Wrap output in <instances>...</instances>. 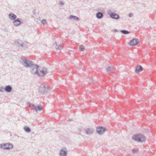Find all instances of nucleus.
<instances>
[{
  "label": "nucleus",
  "mask_w": 156,
  "mask_h": 156,
  "mask_svg": "<svg viewBox=\"0 0 156 156\" xmlns=\"http://www.w3.org/2000/svg\"><path fill=\"white\" fill-rule=\"evenodd\" d=\"M68 121L70 122L71 121V119H69Z\"/></svg>",
  "instance_id": "nucleus-34"
},
{
  "label": "nucleus",
  "mask_w": 156,
  "mask_h": 156,
  "mask_svg": "<svg viewBox=\"0 0 156 156\" xmlns=\"http://www.w3.org/2000/svg\"><path fill=\"white\" fill-rule=\"evenodd\" d=\"M9 17L10 20H14L16 19L17 16L15 14L11 13L9 14Z\"/></svg>",
  "instance_id": "nucleus-14"
},
{
  "label": "nucleus",
  "mask_w": 156,
  "mask_h": 156,
  "mask_svg": "<svg viewBox=\"0 0 156 156\" xmlns=\"http://www.w3.org/2000/svg\"><path fill=\"white\" fill-rule=\"evenodd\" d=\"M69 19H70L71 20H72L73 19L74 20H76L77 21H79L80 20V19L79 17H77L76 16H74L72 15H70L69 16Z\"/></svg>",
  "instance_id": "nucleus-19"
},
{
  "label": "nucleus",
  "mask_w": 156,
  "mask_h": 156,
  "mask_svg": "<svg viewBox=\"0 0 156 156\" xmlns=\"http://www.w3.org/2000/svg\"><path fill=\"white\" fill-rule=\"evenodd\" d=\"M79 49L81 51H83L85 50L84 46L81 45L79 46Z\"/></svg>",
  "instance_id": "nucleus-25"
},
{
  "label": "nucleus",
  "mask_w": 156,
  "mask_h": 156,
  "mask_svg": "<svg viewBox=\"0 0 156 156\" xmlns=\"http://www.w3.org/2000/svg\"><path fill=\"white\" fill-rule=\"evenodd\" d=\"M54 44L55 45V48L56 49L61 50L63 48L62 46L57 44L56 42H55Z\"/></svg>",
  "instance_id": "nucleus-22"
},
{
  "label": "nucleus",
  "mask_w": 156,
  "mask_h": 156,
  "mask_svg": "<svg viewBox=\"0 0 156 156\" xmlns=\"http://www.w3.org/2000/svg\"><path fill=\"white\" fill-rule=\"evenodd\" d=\"M107 13L110 17L114 19L118 20L120 18L119 15L115 12H112L111 10L109 9L107 11Z\"/></svg>",
  "instance_id": "nucleus-4"
},
{
  "label": "nucleus",
  "mask_w": 156,
  "mask_h": 156,
  "mask_svg": "<svg viewBox=\"0 0 156 156\" xmlns=\"http://www.w3.org/2000/svg\"><path fill=\"white\" fill-rule=\"evenodd\" d=\"M22 42V41L20 40H19L17 41H15V45H16L17 47L20 48V44H21V43Z\"/></svg>",
  "instance_id": "nucleus-21"
},
{
  "label": "nucleus",
  "mask_w": 156,
  "mask_h": 156,
  "mask_svg": "<svg viewBox=\"0 0 156 156\" xmlns=\"http://www.w3.org/2000/svg\"><path fill=\"white\" fill-rule=\"evenodd\" d=\"M85 131L87 135H90L93 133L94 130L92 128H87Z\"/></svg>",
  "instance_id": "nucleus-13"
},
{
  "label": "nucleus",
  "mask_w": 156,
  "mask_h": 156,
  "mask_svg": "<svg viewBox=\"0 0 156 156\" xmlns=\"http://www.w3.org/2000/svg\"><path fill=\"white\" fill-rule=\"evenodd\" d=\"M47 20L45 19H43L41 20V23L43 25H44L45 24Z\"/></svg>",
  "instance_id": "nucleus-28"
},
{
  "label": "nucleus",
  "mask_w": 156,
  "mask_h": 156,
  "mask_svg": "<svg viewBox=\"0 0 156 156\" xmlns=\"http://www.w3.org/2000/svg\"><path fill=\"white\" fill-rule=\"evenodd\" d=\"M13 146L12 144L8 143L0 144V148L4 150H10L13 148Z\"/></svg>",
  "instance_id": "nucleus-3"
},
{
  "label": "nucleus",
  "mask_w": 156,
  "mask_h": 156,
  "mask_svg": "<svg viewBox=\"0 0 156 156\" xmlns=\"http://www.w3.org/2000/svg\"><path fill=\"white\" fill-rule=\"evenodd\" d=\"M67 155V151L66 150L61 149L59 153L60 156H66Z\"/></svg>",
  "instance_id": "nucleus-17"
},
{
  "label": "nucleus",
  "mask_w": 156,
  "mask_h": 156,
  "mask_svg": "<svg viewBox=\"0 0 156 156\" xmlns=\"http://www.w3.org/2000/svg\"><path fill=\"white\" fill-rule=\"evenodd\" d=\"M120 32L123 34H127L129 33L130 32L126 30H120Z\"/></svg>",
  "instance_id": "nucleus-24"
},
{
  "label": "nucleus",
  "mask_w": 156,
  "mask_h": 156,
  "mask_svg": "<svg viewBox=\"0 0 156 156\" xmlns=\"http://www.w3.org/2000/svg\"><path fill=\"white\" fill-rule=\"evenodd\" d=\"M114 31L115 32H116L117 31V30H115V29L114 30Z\"/></svg>",
  "instance_id": "nucleus-33"
},
{
  "label": "nucleus",
  "mask_w": 156,
  "mask_h": 156,
  "mask_svg": "<svg viewBox=\"0 0 156 156\" xmlns=\"http://www.w3.org/2000/svg\"><path fill=\"white\" fill-rule=\"evenodd\" d=\"M133 14L132 13H129L128 15L129 17H132L133 16Z\"/></svg>",
  "instance_id": "nucleus-29"
},
{
  "label": "nucleus",
  "mask_w": 156,
  "mask_h": 156,
  "mask_svg": "<svg viewBox=\"0 0 156 156\" xmlns=\"http://www.w3.org/2000/svg\"><path fill=\"white\" fill-rule=\"evenodd\" d=\"M97 133L101 135L106 130V129L102 126H98L96 128Z\"/></svg>",
  "instance_id": "nucleus-7"
},
{
  "label": "nucleus",
  "mask_w": 156,
  "mask_h": 156,
  "mask_svg": "<svg viewBox=\"0 0 156 156\" xmlns=\"http://www.w3.org/2000/svg\"><path fill=\"white\" fill-rule=\"evenodd\" d=\"M46 70V68H43V69L42 70L40 71L39 72H38L37 76L38 77L40 76H43L45 75L47 73Z\"/></svg>",
  "instance_id": "nucleus-11"
},
{
  "label": "nucleus",
  "mask_w": 156,
  "mask_h": 156,
  "mask_svg": "<svg viewBox=\"0 0 156 156\" xmlns=\"http://www.w3.org/2000/svg\"><path fill=\"white\" fill-rule=\"evenodd\" d=\"M103 16V13L100 12H97L96 14V16L98 19H101L102 18Z\"/></svg>",
  "instance_id": "nucleus-18"
},
{
  "label": "nucleus",
  "mask_w": 156,
  "mask_h": 156,
  "mask_svg": "<svg viewBox=\"0 0 156 156\" xmlns=\"http://www.w3.org/2000/svg\"><path fill=\"white\" fill-rule=\"evenodd\" d=\"M28 46V45L27 44V42L26 41H23L21 43V44H20V47L21 48H23L24 49L27 48Z\"/></svg>",
  "instance_id": "nucleus-15"
},
{
  "label": "nucleus",
  "mask_w": 156,
  "mask_h": 156,
  "mask_svg": "<svg viewBox=\"0 0 156 156\" xmlns=\"http://www.w3.org/2000/svg\"><path fill=\"white\" fill-rule=\"evenodd\" d=\"M143 70V67L140 65H138L136 67L135 72L136 73H139Z\"/></svg>",
  "instance_id": "nucleus-12"
},
{
  "label": "nucleus",
  "mask_w": 156,
  "mask_h": 156,
  "mask_svg": "<svg viewBox=\"0 0 156 156\" xmlns=\"http://www.w3.org/2000/svg\"><path fill=\"white\" fill-rule=\"evenodd\" d=\"M107 72H111L115 70V69L112 66H109L106 68Z\"/></svg>",
  "instance_id": "nucleus-20"
},
{
  "label": "nucleus",
  "mask_w": 156,
  "mask_h": 156,
  "mask_svg": "<svg viewBox=\"0 0 156 156\" xmlns=\"http://www.w3.org/2000/svg\"><path fill=\"white\" fill-rule=\"evenodd\" d=\"M139 42V40L138 39L133 38L130 41L129 44L131 46H135Z\"/></svg>",
  "instance_id": "nucleus-8"
},
{
  "label": "nucleus",
  "mask_w": 156,
  "mask_h": 156,
  "mask_svg": "<svg viewBox=\"0 0 156 156\" xmlns=\"http://www.w3.org/2000/svg\"><path fill=\"white\" fill-rule=\"evenodd\" d=\"M31 67V73L32 74H36L37 75L38 72L37 69L39 67V66L37 64H34L33 66Z\"/></svg>",
  "instance_id": "nucleus-5"
},
{
  "label": "nucleus",
  "mask_w": 156,
  "mask_h": 156,
  "mask_svg": "<svg viewBox=\"0 0 156 156\" xmlns=\"http://www.w3.org/2000/svg\"><path fill=\"white\" fill-rule=\"evenodd\" d=\"M5 91L7 92H10L12 90V87L10 85L6 86L5 87Z\"/></svg>",
  "instance_id": "nucleus-16"
},
{
  "label": "nucleus",
  "mask_w": 156,
  "mask_h": 156,
  "mask_svg": "<svg viewBox=\"0 0 156 156\" xmlns=\"http://www.w3.org/2000/svg\"><path fill=\"white\" fill-rule=\"evenodd\" d=\"M132 139L134 140L139 143H143L146 140V137L143 135L138 134L135 135Z\"/></svg>",
  "instance_id": "nucleus-2"
},
{
  "label": "nucleus",
  "mask_w": 156,
  "mask_h": 156,
  "mask_svg": "<svg viewBox=\"0 0 156 156\" xmlns=\"http://www.w3.org/2000/svg\"><path fill=\"white\" fill-rule=\"evenodd\" d=\"M0 91L1 92H4L5 91V88L2 87H0Z\"/></svg>",
  "instance_id": "nucleus-26"
},
{
  "label": "nucleus",
  "mask_w": 156,
  "mask_h": 156,
  "mask_svg": "<svg viewBox=\"0 0 156 156\" xmlns=\"http://www.w3.org/2000/svg\"><path fill=\"white\" fill-rule=\"evenodd\" d=\"M23 129L27 133H30L31 132V129L30 128L27 126H26L24 127Z\"/></svg>",
  "instance_id": "nucleus-23"
},
{
  "label": "nucleus",
  "mask_w": 156,
  "mask_h": 156,
  "mask_svg": "<svg viewBox=\"0 0 156 156\" xmlns=\"http://www.w3.org/2000/svg\"><path fill=\"white\" fill-rule=\"evenodd\" d=\"M35 10H34V11H32V13L34 14H35Z\"/></svg>",
  "instance_id": "nucleus-32"
},
{
  "label": "nucleus",
  "mask_w": 156,
  "mask_h": 156,
  "mask_svg": "<svg viewBox=\"0 0 156 156\" xmlns=\"http://www.w3.org/2000/svg\"><path fill=\"white\" fill-rule=\"evenodd\" d=\"M78 131L80 132L79 134H80V133L82 131V129L80 128H79L78 129Z\"/></svg>",
  "instance_id": "nucleus-31"
},
{
  "label": "nucleus",
  "mask_w": 156,
  "mask_h": 156,
  "mask_svg": "<svg viewBox=\"0 0 156 156\" xmlns=\"http://www.w3.org/2000/svg\"><path fill=\"white\" fill-rule=\"evenodd\" d=\"M49 90V87L45 85H41L39 88V92L43 94H44L48 92Z\"/></svg>",
  "instance_id": "nucleus-6"
},
{
  "label": "nucleus",
  "mask_w": 156,
  "mask_h": 156,
  "mask_svg": "<svg viewBox=\"0 0 156 156\" xmlns=\"http://www.w3.org/2000/svg\"><path fill=\"white\" fill-rule=\"evenodd\" d=\"M138 150L137 149H133L132 150V152L133 154L136 153L137 152H138Z\"/></svg>",
  "instance_id": "nucleus-27"
},
{
  "label": "nucleus",
  "mask_w": 156,
  "mask_h": 156,
  "mask_svg": "<svg viewBox=\"0 0 156 156\" xmlns=\"http://www.w3.org/2000/svg\"><path fill=\"white\" fill-rule=\"evenodd\" d=\"M28 103H29L30 104H31L30 103V102H28Z\"/></svg>",
  "instance_id": "nucleus-35"
},
{
  "label": "nucleus",
  "mask_w": 156,
  "mask_h": 156,
  "mask_svg": "<svg viewBox=\"0 0 156 156\" xmlns=\"http://www.w3.org/2000/svg\"><path fill=\"white\" fill-rule=\"evenodd\" d=\"M21 19L18 18L17 19H16L15 20H14L13 23V24L14 25V26H18L20 25H21V24L22 23V22L21 21Z\"/></svg>",
  "instance_id": "nucleus-9"
},
{
  "label": "nucleus",
  "mask_w": 156,
  "mask_h": 156,
  "mask_svg": "<svg viewBox=\"0 0 156 156\" xmlns=\"http://www.w3.org/2000/svg\"><path fill=\"white\" fill-rule=\"evenodd\" d=\"M31 108H34V110L36 111H41L43 109L41 105L35 106L34 104H32L31 106Z\"/></svg>",
  "instance_id": "nucleus-10"
},
{
  "label": "nucleus",
  "mask_w": 156,
  "mask_h": 156,
  "mask_svg": "<svg viewBox=\"0 0 156 156\" xmlns=\"http://www.w3.org/2000/svg\"><path fill=\"white\" fill-rule=\"evenodd\" d=\"M59 3L62 5H64V3L62 1H60L59 2Z\"/></svg>",
  "instance_id": "nucleus-30"
},
{
  "label": "nucleus",
  "mask_w": 156,
  "mask_h": 156,
  "mask_svg": "<svg viewBox=\"0 0 156 156\" xmlns=\"http://www.w3.org/2000/svg\"><path fill=\"white\" fill-rule=\"evenodd\" d=\"M20 62L27 68L31 67L34 64L32 61L24 58H21V59L20 60Z\"/></svg>",
  "instance_id": "nucleus-1"
}]
</instances>
